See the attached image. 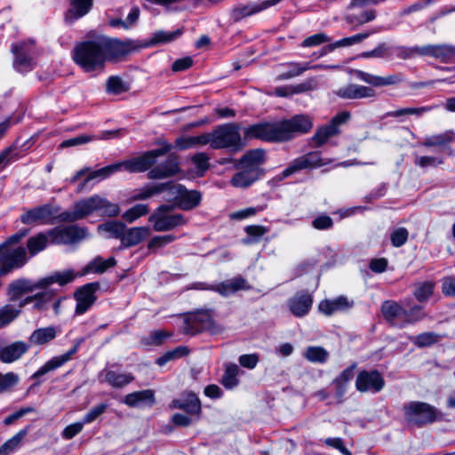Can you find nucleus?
<instances>
[{"label":"nucleus","instance_id":"nucleus-1","mask_svg":"<svg viewBox=\"0 0 455 455\" xmlns=\"http://www.w3.org/2000/svg\"><path fill=\"white\" fill-rule=\"evenodd\" d=\"M74 61L84 71L101 69L106 61L100 38L77 44L73 53Z\"/></svg>","mask_w":455,"mask_h":455},{"label":"nucleus","instance_id":"nucleus-2","mask_svg":"<svg viewBox=\"0 0 455 455\" xmlns=\"http://www.w3.org/2000/svg\"><path fill=\"white\" fill-rule=\"evenodd\" d=\"M75 206L81 220L95 212L108 217H116L120 213V207L117 204L111 203L99 195L80 200L75 204Z\"/></svg>","mask_w":455,"mask_h":455},{"label":"nucleus","instance_id":"nucleus-3","mask_svg":"<svg viewBox=\"0 0 455 455\" xmlns=\"http://www.w3.org/2000/svg\"><path fill=\"white\" fill-rule=\"evenodd\" d=\"M173 206L163 204L149 216L148 222L156 232H167L186 225L187 220L180 213H172Z\"/></svg>","mask_w":455,"mask_h":455},{"label":"nucleus","instance_id":"nucleus-4","mask_svg":"<svg viewBox=\"0 0 455 455\" xmlns=\"http://www.w3.org/2000/svg\"><path fill=\"white\" fill-rule=\"evenodd\" d=\"M158 144L161 148L149 150L130 160L119 162L122 164V168L124 167L130 172H142L148 170L159 156L167 154L172 148V146L165 140H161Z\"/></svg>","mask_w":455,"mask_h":455},{"label":"nucleus","instance_id":"nucleus-5","mask_svg":"<svg viewBox=\"0 0 455 455\" xmlns=\"http://www.w3.org/2000/svg\"><path fill=\"white\" fill-rule=\"evenodd\" d=\"M404 417L410 425L422 427L435 422L438 411L423 402H410L403 407Z\"/></svg>","mask_w":455,"mask_h":455},{"label":"nucleus","instance_id":"nucleus-6","mask_svg":"<svg viewBox=\"0 0 455 455\" xmlns=\"http://www.w3.org/2000/svg\"><path fill=\"white\" fill-rule=\"evenodd\" d=\"M239 130L240 126L234 123L218 126L213 130V148H232L235 151L242 149L244 144Z\"/></svg>","mask_w":455,"mask_h":455},{"label":"nucleus","instance_id":"nucleus-7","mask_svg":"<svg viewBox=\"0 0 455 455\" xmlns=\"http://www.w3.org/2000/svg\"><path fill=\"white\" fill-rule=\"evenodd\" d=\"M48 235L54 244H75L91 237L87 228L77 225L54 228L48 231Z\"/></svg>","mask_w":455,"mask_h":455},{"label":"nucleus","instance_id":"nucleus-8","mask_svg":"<svg viewBox=\"0 0 455 455\" xmlns=\"http://www.w3.org/2000/svg\"><path fill=\"white\" fill-rule=\"evenodd\" d=\"M350 118V113L341 112L331 118L329 124L320 126L310 139V144L314 148L323 146L331 138L340 133V125Z\"/></svg>","mask_w":455,"mask_h":455},{"label":"nucleus","instance_id":"nucleus-9","mask_svg":"<svg viewBox=\"0 0 455 455\" xmlns=\"http://www.w3.org/2000/svg\"><path fill=\"white\" fill-rule=\"evenodd\" d=\"M313 127L312 118L307 115H297L278 123L281 141L289 140L295 135L307 133Z\"/></svg>","mask_w":455,"mask_h":455},{"label":"nucleus","instance_id":"nucleus-10","mask_svg":"<svg viewBox=\"0 0 455 455\" xmlns=\"http://www.w3.org/2000/svg\"><path fill=\"white\" fill-rule=\"evenodd\" d=\"M169 183V188L172 195L176 200L177 205L180 209L189 211L196 207L200 202L202 196L196 190L188 191L184 186L180 184Z\"/></svg>","mask_w":455,"mask_h":455},{"label":"nucleus","instance_id":"nucleus-11","mask_svg":"<svg viewBox=\"0 0 455 455\" xmlns=\"http://www.w3.org/2000/svg\"><path fill=\"white\" fill-rule=\"evenodd\" d=\"M27 260V251L24 247L3 249L0 251L1 273L6 274L20 268L26 264Z\"/></svg>","mask_w":455,"mask_h":455},{"label":"nucleus","instance_id":"nucleus-12","mask_svg":"<svg viewBox=\"0 0 455 455\" xmlns=\"http://www.w3.org/2000/svg\"><path fill=\"white\" fill-rule=\"evenodd\" d=\"M243 139L245 140L259 139L266 141H281L278 123H262L251 125L244 129Z\"/></svg>","mask_w":455,"mask_h":455},{"label":"nucleus","instance_id":"nucleus-13","mask_svg":"<svg viewBox=\"0 0 455 455\" xmlns=\"http://www.w3.org/2000/svg\"><path fill=\"white\" fill-rule=\"evenodd\" d=\"M102 48L107 59H118L136 50L137 46L132 40L121 41L100 37Z\"/></svg>","mask_w":455,"mask_h":455},{"label":"nucleus","instance_id":"nucleus-14","mask_svg":"<svg viewBox=\"0 0 455 455\" xmlns=\"http://www.w3.org/2000/svg\"><path fill=\"white\" fill-rule=\"evenodd\" d=\"M384 385V379L378 371H362L355 380V387L361 393L379 392Z\"/></svg>","mask_w":455,"mask_h":455},{"label":"nucleus","instance_id":"nucleus-15","mask_svg":"<svg viewBox=\"0 0 455 455\" xmlns=\"http://www.w3.org/2000/svg\"><path fill=\"white\" fill-rule=\"evenodd\" d=\"M248 284L245 279L242 277H235L230 280H227L216 286H207L204 283H196L193 284V289L196 290H213L218 291L223 296H228L240 290L248 289Z\"/></svg>","mask_w":455,"mask_h":455},{"label":"nucleus","instance_id":"nucleus-16","mask_svg":"<svg viewBox=\"0 0 455 455\" xmlns=\"http://www.w3.org/2000/svg\"><path fill=\"white\" fill-rule=\"evenodd\" d=\"M180 172L178 156L170 155L164 163H162L148 172L150 180H163L174 176Z\"/></svg>","mask_w":455,"mask_h":455},{"label":"nucleus","instance_id":"nucleus-17","mask_svg":"<svg viewBox=\"0 0 455 455\" xmlns=\"http://www.w3.org/2000/svg\"><path fill=\"white\" fill-rule=\"evenodd\" d=\"M98 288V283H92L84 285L76 291L75 293L76 299V314L82 315L92 307L96 299L94 293Z\"/></svg>","mask_w":455,"mask_h":455},{"label":"nucleus","instance_id":"nucleus-18","mask_svg":"<svg viewBox=\"0 0 455 455\" xmlns=\"http://www.w3.org/2000/svg\"><path fill=\"white\" fill-rule=\"evenodd\" d=\"M265 161V152L262 149H252L246 152L235 164L236 169H245L249 171H255L256 174L261 176L262 171L259 166Z\"/></svg>","mask_w":455,"mask_h":455},{"label":"nucleus","instance_id":"nucleus-19","mask_svg":"<svg viewBox=\"0 0 455 455\" xmlns=\"http://www.w3.org/2000/svg\"><path fill=\"white\" fill-rule=\"evenodd\" d=\"M54 213L55 212L50 204H44L27 211L21 215L20 220L26 225L48 223Z\"/></svg>","mask_w":455,"mask_h":455},{"label":"nucleus","instance_id":"nucleus-20","mask_svg":"<svg viewBox=\"0 0 455 455\" xmlns=\"http://www.w3.org/2000/svg\"><path fill=\"white\" fill-rule=\"evenodd\" d=\"M313 304V298L307 292H297L288 302V307L291 314L297 317L306 315Z\"/></svg>","mask_w":455,"mask_h":455},{"label":"nucleus","instance_id":"nucleus-21","mask_svg":"<svg viewBox=\"0 0 455 455\" xmlns=\"http://www.w3.org/2000/svg\"><path fill=\"white\" fill-rule=\"evenodd\" d=\"M79 343H76L70 350L67 353L52 358L47 361L43 366H41L33 375L32 379H38L50 371H52L60 367H61L64 363L69 361L73 355H75L78 349Z\"/></svg>","mask_w":455,"mask_h":455},{"label":"nucleus","instance_id":"nucleus-22","mask_svg":"<svg viewBox=\"0 0 455 455\" xmlns=\"http://www.w3.org/2000/svg\"><path fill=\"white\" fill-rule=\"evenodd\" d=\"M335 94L342 99L356 100L374 97L375 92L371 87L350 84L337 90Z\"/></svg>","mask_w":455,"mask_h":455},{"label":"nucleus","instance_id":"nucleus-23","mask_svg":"<svg viewBox=\"0 0 455 455\" xmlns=\"http://www.w3.org/2000/svg\"><path fill=\"white\" fill-rule=\"evenodd\" d=\"M357 78L376 87L397 84L403 81L401 75L394 74L387 76H373L362 70H355Z\"/></svg>","mask_w":455,"mask_h":455},{"label":"nucleus","instance_id":"nucleus-24","mask_svg":"<svg viewBox=\"0 0 455 455\" xmlns=\"http://www.w3.org/2000/svg\"><path fill=\"white\" fill-rule=\"evenodd\" d=\"M28 349V346L23 341H16L5 347H0V361L4 363H11L19 360Z\"/></svg>","mask_w":455,"mask_h":455},{"label":"nucleus","instance_id":"nucleus-25","mask_svg":"<svg viewBox=\"0 0 455 455\" xmlns=\"http://www.w3.org/2000/svg\"><path fill=\"white\" fill-rule=\"evenodd\" d=\"M150 235L148 227H133L123 231L121 243L124 247H132L139 244Z\"/></svg>","mask_w":455,"mask_h":455},{"label":"nucleus","instance_id":"nucleus-26","mask_svg":"<svg viewBox=\"0 0 455 455\" xmlns=\"http://www.w3.org/2000/svg\"><path fill=\"white\" fill-rule=\"evenodd\" d=\"M12 51L15 55L14 65L20 71H27L33 67V60L30 56L28 45L20 43L12 45Z\"/></svg>","mask_w":455,"mask_h":455},{"label":"nucleus","instance_id":"nucleus-27","mask_svg":"<svg viewBox=\"0 0 455 455\" xmlns=\"http://www.w3.org/2000/svg\"><path fill=\"white\" fill-rule=\"evenodd\" d=\"M424 56H430L447 62L455 56V45L448 44L424 45Z\"/></svg>","mask_w":455,"mask_h":455},{"label":"nucleus","instance_id":"nucleus-28","mask_svg":"<svg viewBox=\"0 0 455 455\" xmlns=\"http://www.w3.org/2000/svg\"><path fill=\"white\" fill-rule=\"evenodd\" d=\"M44 285H39V280L36 283H32L28 279H18L10 283L8 291L12 299H17L22 294L27 292H32L36 289H43Z\"/></svg>","mask_w":455,"mask_h":455},{"label":"nucleus","instance_id":"nucleus-29","mask_svg":"<svg viewBox=\"0 0 455 455\" xmlns=\"http://www.w3.org/2000/svg\"><path fill=\"white\" fill-rule=\"evenodd\" d=\"M212 324L211 317L207 315H195L189 316L184 325V331L187 334L195 335L196 333L210 328Z\"/></svg>","mask_w":455,"mask_h":455},{"label":"nucleus","instance_id":"nucleus-30","mask_svg":"<svg viewBox=\"0 0 455 455\" xmlns=\"http://www.w3.org/2000/svg\"><path fill=\"white\" fill-rule=\"evenodd\" d=\"M172 406L183 410L191 414H198L201 411V403L197 396L193 393L184 394L181 397L174 399Z\"/></svg>","mask_w":455,"mask_h":455},{"label":"nucleus","instance_id":"nucleus-31","mask_svg":"<svg viewBox=\"0 0 455 455\" xmlns=\"http://www.w3.org/2000/svg\"><path fill=\"white\" fill-rule=\"evenodd\" d=\"M124 403L130 407L140 405H153L155 403L154 392L150 389L132 392L124 397Z\"/></svg>","mask_w":455,"mask_h":455},{"label":"nucleus","instance_id":"nucleus-32","mask_svg":"<svg viewBox=\"0 0 455 455\" xmlns=\"http://www.w3.org/2000/svg\"><path fill=\"white\" fill-rule=\"evenodd\" d=\"M70 9L66 14V20L73 21L89 12L92 6V0H69Z\"/></svg>","mask_w":455,"mask_h":455},{"label":"nucleus","instance_id":"nucleus-33","mask_svg":"<svg viewBox=\"0 0 455 455\" xmlns=\"http://www.w3.org/2000/svg\"><path fill=\"white\" fill-rule=\"evenodd\" d=\"M455 139L453 131H445L443 133L427 136L421 145L425 148H446Z\"/></svg>","mask_w":455,"mask_h":455},{"label":"nucleus","instance_id":"nucleus-34","mask_svg":"<svg viewBox=\"0 0 455 455\" xmlns=\"http://www.w3.org/2000/svg\"><path fill=\"white\" fill-rule=\"evenodd\" d=\"M116 261L113 257L103 259L101 257L98 256L84 267L82 275L88 273L103 274L107 269L116 266Z\"/></svg>","mask_w":455,"mask_h":455},{"label":"nucleus","instance_id":"nucleus-35","mask_svg":"<svg viewBox=\"0 0 455 455\" xmlns=\"http://www.w3.org/2000/svg\"><path fill=\"white\" fill-rule=\"evenodd\" d=\"M381 312L384 317L390 323L395 320H403L406 310L398 303L395 301H385L381 306Z\"/></svg>","mask_w":455,"mask_h":455},{"label":"nucleus","instance_id":"nucleus-36","mask_svg":"<svg viewBox=\"0 0 455 455\" xmlns=\"http://www.w3.org/2000/svg\"><path fill=\"white\" fill-rule=\"evenodd\" d=\"M105 381L111 387L120 388L133 381L134 377L131 373H123L116 371H105Z\"/></svg>","mask_w":455,"mask_h":455},{"label":"nucleus","instance_id":"nucleus-37","mask_svg":"<svg viewBox=\"0 0 455 455\" xmlns=\"http://www.w3.org/2000/svg\"><path fill=\"white\" fill-rule=\"evenodd\" d=\"M75 278L73 270H66L63 272H56L50 276L44 277L39 280V285H44V288L58 283L60 285H65L72 282Z\"/></svg>","mask_w":455,"mask_h":455},{"label":"nucleus","instance_id":"nucleus-38","mask_svg":"<svg viewBox=\"0 0 455 455\" xmlns=\"http://www.w3.org/2000/svg\"><path fill=\"white\" fill-rule=\"evenodd\" d=\"M242 170L243 171L235 173L231 179L230 182L235 188H248L260 177L259 175L256 174V172H253V170Z\"/></svg>","mask_w":455,"mask_h":455},{"label":"nucleus","instance_id":"nucleus-39","mask_svg":"<svg viewBox=\"0 0 455 455\" xmlns=\"http://www.w3.org/2000/svg\"><path fill=\"white\" fill-rule=\"evenodd\" d=\"M56 335V329L52 326L40 328L33 331L29 338V341L35 345H44L52 340Z\"/></svg>","mask_w":455,"mask_h":455},{"label":"nucleus","instance_id":"nucleus-40","mask_svg":"<svg viewBox=\"0 0 455 455\" xmlns=\"http://www.w3.org/2000/svg\"><path fill=\"white\" fill-rule=\"evenodd\" d=\"M125 225L120 221H108L98 226L97 230L100 234H107L108 238H120Z\"/></svg>","mask_w":455,"mask_h":455},{"label":"nucleus","instance_id":"nucleus-41","mask_svg":"<svg viewBox=\"0 0 455 455\" xmlns=\"http://www.w3.org/2000/svg\"><path fill=\"white\" fill-rule=\"evenodd\" d=\"M183 33L182 28H178L174 31H164L159 30L154 33L148 41V43L146 44L147 46L149 45H156L158 44H167L170 42H172L173 40L177 39L179 36H180Z\"/></svg>","mask_w":455,"mask_h":455},{"label":"nucleus","instance_id":"nucleus-42","mask_svg":"<svg viewBox=\"0 0 455 455\" xmlns=\"http://www.w3.org/2000/svg\"><path fill=\"white\" fill-rule=\"evenodd\" d=\"M169 188V183H161L155 186L144 187L138 190L132 196L133 201L146 200L155 195L160 194Z\"/></svg>","mask_w":455,"mask_h":455},{"label":"nucleus","instance_id":"nucleus-43","mask_svg":"<svg viewBox=\"0 0 455 455\" xmlns=\"http://www.w3.org/2000/svg\"><path fill=\"white\" fill-rule=\"evenodd\" d=\"M49 239L48 232L46 234L39 233L36 235L30 237L27 243L29 253L34 256L43 251L46 247Z\"/></svg>","mask_w":455,"mask_h":455},{"label":"nucleus","instance_id":"nucleus-44","mask_svg":"<svg viewBox=\"0 0 455 455\" xmlns=\"http://www.w3.org/2000/svg\"><path fill=\"white\" fill-rule=\"evenodd\" d=\"M304 357L311 363H323L328 360L329 353L322 347L311 346L305 350Z\"/></svg>","mask_w":455,"mask_h":455},{"label":"nucleus","instance_id":"nucleus-45","mask_svg":"<svg viewBox=\"0 0 455 455\" xmlns=\"http://www.w3.org/2000/svg\"><path fill=\"white\" fill-rule=\"evenodd\" d=\"M435 283L430 281L417 283L414 284V297L419 302L427 301L434 292Z\"/></svg>","mask_w":455,"mask_h":455},{"label":"nucleus","instance_id":"nucleus-46","mask_svg":"<svg viewBox=\"0 0 455 455\" xmlns=\"http://www.w3.org/2000/svg\"><path fill=\"white\" fill-rule=\"evenodd\" d=\"M245 233L249 237L243 238L244 244H251L257 243L260 237L268 232L267 227L261 225H250L244 228Z\"/></svg>","mask_w":455,"mask_h":455},{"label":"nucleus","instance_id":"nucleus-47","mask_svg":"<svg viewBox=\"0 0 455 455\" xmlns=\"http://www.w3.org/2000/svg\"><path fill=\"white\" fill-rule=\"evenodd\" d=\"M371 34V32H364V33L354 35L349 37L342 38L333 44L327 45V49L329 51H333L334 49L339 48V47H346V46H350L353 44H360L362 41L368 38Z\"/></svg>","mask_w":455,"mask_h":455},{"label":"nucleus","instance_id":"nucleus-48","mask_svg":"<svg viewBox=\"0 0 455 455\" xmlns=\"http://www.w3.org/2000/svg\"><path fill=\"white\" fill-rule=\"evenodd\" d=\"M171 336V332H167L163 330H156L151 331L148 335L142 337L141 343L144 346H160Z\"/></svg>","mask_w":455,"mask_h":455},{"label":"nucleus","instance_id":"nucleus-49","mask_svg":"<svg viewBox=\"0 0 455 455\" xmlns=\"http://www.w3.org/2000/svg\"><path fill=\"white\" fill-rule=\"evenodd\" d=\"M148 204H138L124 212L122 218L128 223H132L139 218L148 213Z\"/></svg>","mask_w":455,"mask_h":455},{"label":"nucleus","instance_id":"nucleus-50","mask_svg":"<svg viewBox=\"0 0 455 455\" xmlns=\"http://www.w3.org/2000/svg\"><path fill=\"white\" fill-rule=\"evenodd\" d=\"M310 68V66L308 63L305 64H299V63H290L289 64V69L286 72H283L280 74L276 80L282 81V80H288L290 78L298 76L301 75L304 71L308 70Z\"/></svg>","mask_w":455,"mask_h":455},{"label":"nucleus","instance_id":"nucleus-51","mask_svg":"<svg viewBox=\"0 0 455 455\" xmlns=\"http://www.w3.org/2000/svg\"><path fill=\"white\" fill-rule=\"evenodd\" d=\"M265 8V4L263 5L247 4L243 6H237L233 10L232 15L235 20H239L244 17L254 14Z\"/></svg>","mask_w":455,"mask_h":455},{"label":"nucleus","instance_id":"nucleus-52","mask_svg":"<svg viewBox=\"0 0 455 455\" xmlns=\"http://www.w3.org/2000/svg\"><path fill=\"white\" fill-rule=\"evenodd\" d=\"M25 435V430L20 431L14 436L4 442L0 446V455H9L11 452H12L20 445Z\"/></svg>","mask_w":455,"mask_h":455},{"label":"nucleus","instance_id":"nucleus-53","mask_svg":"<svg viewBox=\"0 0 455 455\" xmlns=\"http://www.w3.org/2000/svg\"><path fill=\"white\" fill-rule=\"evenodd\" d=\"M238 366L236 364L227 365L225 373L222 377V384L227 388H233L238 384L237 374Z\"/></svg>","mask_w":455,"mask_h":455},{"label":"nucleus","instance_id":"nucleus-54","mask_svg":"<svg viewBox=\"0 0 455 455\" xmlns=\"http://www.w3.org/2000/svg\"><path fill=\"white\" fill-rule=\"evenodd\" d=\"M20 314V309H17L12 305H5L0 308V328L7 325L14 320Z\"/></svg>","mask_w":455,"mask_h":455},{"label":"nucleus","instance_id":"nucleus-55","mask_svg":"<svg viewBox=\"0 0 455 455\" xmlns=\"http://www.w3.org/2000/svg\"><path fill=\"white\" fill-rule=\"evenodd\" d=\"M19 158L20 155L17 153V146H10L0 153V169H4L12 161L17 160Z\"/></svg>","mask_w":455,"mask_h":455},{"label":"nucleus","instance_id":"nucleus-56","mask_svg":"<svg viewBox=\"0 0 455 455\" xmlns=\"http://www.w3.org/2000/svg\"><path fill=\"white\" fill-rule=\"evenodd\" d=\"M107 91L116 95L128 91V86L120 77L111 76L107 82Z\"/></svg>","mask_w":455,"mask_h":455},{"label":"nucleus","instance_id":"nucleus-57","mask_svg":"<svg viewBox=\"0 0 455 455\" xmlns=\"http://www.w3.org/2000/svg\"><path fill=\"white\" fill-rule=\"evenodd\" d=\"M439 336L434 332H424L411 339L412 342L419 347L431 346L438 341Z\"/></svg>","mask_w":455,"mask_h":455},{"label":"nucleus","instance_id":"nucleus-58","mask_svg":"<svg viewBox=\"0 0 455 455\" xmlns=\"http://www.w3.org/2000/svg\"><path fill=\"white\" fill-rule=\"evenodd\" d=\"M177 239L174 235H164L154 236L148 243L149 250L162 248Z\"/></svg>","mask_w":455,"mask_h":455},{"label":"nucleus","instance_id":"nucleus-59","mask_svg":"<svg viewBox=\"0 0 455 455\" xmlns=\"http://www.w3.org/2000/svg\"><path fill=\"white\" fill-rule=\"evenodd\" d=\"M424 46L397 47V56L403 60H407L415 57L416 55L424 56Z\"/></svg>","mask_w":455,"mask_h":455},{"label":"nucleus","instance_id":"nucleus-60","mask_svg":"<svg viewBox=\"0 0 455 455\" xmlns=\"http://www.w3.org/2000/svg\"><path fill=\"white\" fill-rule=\"evenodd\" d=\"M186 354H187V348L184 347H176L173 350L166 352L164 355L160 356L156 360V363L158 365H160V366H163L165 363H167L168 362H170V361H172L173 359L181 357L182 355H184Z\"/></svg>","mask_w":455,"mask_h":455},{"label":"nucleus","instance_id":"nucleus-61","mask_svg":"<svg viewBox=\"0 0 455 455\" xmlns=\"http://www.w3.org/2000/svg\"><path fill=\"white\" fill-rule=\"evenodd\" d=\"M302 156L304 159V164H305L306 169H313V168H316V167H321L330 162V161L324 162L321 158L319 153H317V152H310Z\"/></svg>","mask_w":455,"mask_h":455},{"label":"nucleus","instance_id":"nucleus-62","mask_svg":"<svg viewBox=\"0 0 455 455\" xmlns=\"http://www.w3.org/2000/svg\"><path fill=\"white\" fill-rule=\"evenodd\" d=\"M408 236L409 232L405 228H397L390 235L391 243L393 246L400 247L407 242Z\"/></svg>","mask_w":455,"mask_h":455},{"label":"nucleus","instance_id":"nucleus-63","mask_svg":"<svg viewBox=\"0 0 455 455\" xmlns=\"http://www.w3.org/2000/svg\"><path fill=\"white\" fill-rule=\"evenodd\" d=\"M426 316L423 312V308L420 306H413L409 311L406 310V314L403 317L404 323H413L424 319Z\"/></svg>","mask_w":455,"mask_h":455},{"label":"nucleus","instance_id":"nucleus-64","mask_svg":"<svg viewBox=\"0 0 455 455\" xmlns=\"http://www.w3.org/2000/svg\"><path fill=\"white\" fill-rule=\"evenodd\" d=\"M19 382V376L13 372L5 374L0 373V393H3L11 387L17 385Z\"/></svg>","mask_w":455,"mask_h":455}]
</instances>
